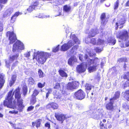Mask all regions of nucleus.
Listing matches in <instances>:
<instances>
[{
    "mask_svg": "<svg viewBox=\"0 0 129 129\" xmlns=\"http://www.w3.org/2000/svg\"><path fill=\"white\" fill-rule=\"evenodd\" d=\"M122 107L126 110H127L129 109V104L124 103L123 104Z\"/></svg>",
    "mask_w": 129,
    "mask_h": 129,
    "instance_id": "e433bc0d",
    "label": "nucleus"
},
{
    "mask_svg": "<svg viewBox=\"0 0 129 129\" xmlns=\"http://www.w3.org/2000/svg\"><path fill=\"white\" fill-rule=\"evenodd\" d=\"M78 82L73 81L72 82H69L67 85V89L72 90L76 89L79 86Z\"/></svg>",
    "mask_w": 129,
    "mask_h": 129,
    "instance_id": "0eeeda50",
    "label": "nucleus"
},
{
    "mask_svg": "<svg viewBox=\"0 0 129 129\" xmlns=\"http://www.w3.org/2000/svg\"><path fill=\"white\" fill-rule=\"evenodd\" d=\"M39 90L35 89L33 92V96H34V97H35L39 93Z\"/></svg>",
    "mask_w": 129,
    "mask_h": 129,
    "instance_id": "473e14b6",
    "label": "nucleus"
},
{
    "mask_svg": "<svg viewBox=\"0 0 129 129\" xmlns=\"http://www.w3.org/2000/svg\"><path fill=\"white\" fill-rule=\"evenodd\" d=\"M84 58L85 59V63L87 66L92 65L88 68V71L89 72L95 71L98 69L100 63V59L97 57L93 58H88L87 55H86Z\"/></svg>",
    "mask_w": 129,
    "mask_h": 129,
    "instance_id": "f03ea898",
    "label": "nucleus"
},
{
    "mask_svg": "<svg viewBox=\"0 0 129 129\" xmlns=\"http://www.w3.org/2000/svg\"><path fill=\"white\" fill-rule=\"evenodd\" d=\"M94 50L96 52H101L102 50V48H100L99 47L96 48Z\"/></svg>",
    "mask_w": 129,
    "mask_h": 129,
    "instance_id": "09e8293b",
    "label": "nucleus"
},
{
    "mask_svg": "<svg viewBox=\"0 0 129 129\" xmlns=\"http://www.w3.org/2000/svg\"><path fill=\"white\" fill-rule=\"evenodd\" d=\"M50 56L49 53L38 51L37 52L36 58L39 63L43 64L46 61Z\"/></svg>",
    "mask_w": 129,
    "mask_h": 129,
    "instance_id": "20e7f679",
    "label": "nucleus"
},
{
    "mask_svg": "<svg viewBox=\"0 0 129 129\" xmlns=\"http://www.w3.org/2000/svg\"><path fill=\"white\" fill-rule=\"evenodd\" d=\"M47 90L48 92L47 93L50 94V93L52 91V89L51 88H49Z\"/></svg>",
    "mask_w": 129,
    "mask_h": 129,
    "instance_id": "bf43d9fd",
    "label": "nucleus"
},
{
    "mask_svg": "<svg viewBox=\"0 0 129 129\" xmlns=\"http://www.w3.org/2000/svg\"><path fill=\"white\" fill-rule=\"evenodd\" d=\"M125 19L124 18L120 19H118V22L116 23V29H117L118 28V26L121 25L123 24L125 22Z\"/></svg>",
    "mask_w": 129,
    "mask_h": 129,
    "instance_id": "f3484780",
    "label": "nucleus"
},
{
    "mask_svg": "<svg viewBox=\"0 0 129 129\" xmlns=\"http://www.w3.org/2000/svg\"><path fill=\"white\" fill-rule=\"evenodd\" d=\"M13 91V90L9 92L7 98L4 101V105L8 107L14 109V110L9 111L10 113L17 114L18 111H22L23 107V100L21 98V94L19 88L13 92L11 96Z\"/></svg>",
    "mask_w": 129,
    "mask_h": 129,
    "instance_id": "f257e3e1",
    "label": "nucleus"
},
{
    "mask_svg": "<svg viewBox=\"0 0 129 129\" xmlns=\"http://www.w3.org/2000/svg\"><path fill=\"white\" fill-rule=\"evenodd\" d=\"M47 108H52V106H51V103L48 104L47 106Z\"/></svg>",
    "mask_w": 129,
    "mask_h": 129,
    "instance_id": "4d7b16f0",
    "label": "nucleus"
},
{
    "mask_svg": "<svg viewBox=\"0 0 129 129\" xmlns=\"http://www.w3.org/2000/svg\"><path fill=\"white\" fill-rule=\"evenodd\" d=\"M104 43V41L100 39H99L98 40L97 44L98 45H101Z\"/></svg>",
    "mask_w": 129,
    "mask_h": 129,
    "instance_id": "49530a36",
    "label": "nucleus"
},
{
    "mask_svg": "<svg viewBox=\"0 0 129 129\" xmlns=\"http://www.w3.org/2000/svg\"><path fill=\"white\" fill-rule=\"evenodd\" d=\"M19 56L18 54H17L16 55L10 56L9 57V60H6V65L7 66L9 63H11L13 60H15L16 57H17Z\"/></svg>",
    "mask_w": 129,
    "mask_h": 129,
    "instance_id": "ddd939ff",
    "label": "nucleus"
},
{
    "mask_svg": "<svg viewBox=\"0 0 129 129\" xmlns=\"http://www.w3.org/2000/svg\"><path fill=\"white\" fill-rule=\"evenodd\" d=\"M38 74L40 77H42L44 76V75L43 72L40 70H39Z\"/></svg>",
    "mask_w": 129,
    "mask_h": 129,
    "instance_id": "58836bf2",
    "label": "nucleus"
},
{
    "mask_svg": "<svg viewBox=\"0 0 129 129\" xmlns=\"http://www.w3.org/2000/svg\"><path fill=\"white\" fill-rule=\"evenodd\" d=\"M16 75H13L12 77L11 80L10 81L9 85L10 86H11L14 83L16 79Z\"/></svg>",
    "mask_w": 129,
    "mask_h": 129,
    "instance_id": "393cba45",
    "label": "nucleus"
},
{
    "mask_svg": "<svg viewBox=\"0 0 129 129\" xmlns=\"http://www.w3.org/2000/svg\"><path fill=\"white\" fill-rule=\"evenodd\" d=\"M45 83L44 82L43 84H42L41 83H39L38 84V87L40 88H42L44 87L45 85Z\"/></svg>",
    "mask_w": 129,
    "mask_h": 129,
    "instance_id": "79ce46f5",
    "label": "nucleus"
},
{
    "mask_svg": "<svg viewBox=\"0 0 129 129\" xmlns=\"http://www.w3.org/2000/svg\"><path fill=\"white\" fill-rule=\"evenodd\" d=\"M109 43H111L112 45H114L116 42V40L113 38H108V39Z\"/></svg>",
    "mask_w": 129,
    "mask_h": 129,
    "instance_id": "c756f323",
    "label": "nucleus"
},
{
    "mask_svg": "<svg viewBox=\"0 0 129 129\" xmlns=\"http://www.w3.org/2000/svg\"><path fill=\"white\" fill-rule=\"evenodd\" d=\"M60 75L62 77H67V75L63 71L60 69L58 71Z\"/></svg>",
    "mask_w": 129,
    "mask_h": 129,
    "instance_id": "cd10ccee",
    "label": "nucleus"
},
{
    "mask_svg": "<svg viewBox=\"0 0 129 129\" xmlns=\"http://www.w3.org/2000/svg\"><path fill=\"white\" fill-rule=\"evenodd\" d=\"M111 127H112L111 125V124H109L108 126V128H111Z\"/></svg>",
    "mask_w": 129,
    "mask_h": 129,
    "instance_id": "338daca9",
    "label": "nucleus"
},
{
    "mask_svg": "<svg viewBox=\"0 0 129 129\" xmlns=\"http://www.w3.org/2000/svg\"><path fill=\"white\" fill-rule=\"evenodd\" d=\"M93 86L91 84L89 83H86L85 85V89L86 92H87L88 90L91 89V88Z\"/></svg>",
    "mask_w": 129,
    "mask_h": 129,
    "instance_id": "bb28decb",
    "label": "nucleus"
},
{
    "mask_svg": "<svg viewBox=\"0 0 129 129\" xmlns=\"http://www.w3.org/2000/svg\"><path fill=\"white\" fill-rule=\"evenodd\" d=\"M7 36H9L10 44H13L16 40V35L13 32H8L7 34Z\"/></svg>",
    "mask_w": 129,
    "mask_h": 129,
    "instance_id": "9d476101",
    "label": "nucleus"
},
{
    "mask_svg": "<svg viewBox=\"0 0 129 129\" xmlns=\"http://www.w3.org/2000/svg\"><path fill=\"white\" fill-rule=\"evenodd\" d=\"M125 45L126 47H128L129 46V42H126L125 44Z\"/></svg>",
    "mask_w": 129,
    "mask_h": 129,
    "instance_id": "680f3d73",
    "label": "nucleus"
},
{
    "mask_svg": "<svg viewBox=\"0 0 129 129\" xmlns=\"http://www.w3.org/2000/svg\"><path fill=\"white\" fill-rule=\"evenodd\" d=\"M3 30V22L2 21H0V32L2 31Z\"/></svg>",
    "mask_w": 129,
    "mask_h": 129,
    "instance_id": "c03bdc74",
    "label": "nucleus"
},
{
    "mask_svg": "<svg viewBox=\"0 0 129 129\" xmlns=\"http://www.w3.org/2000/svg\"><path fill=\"white\" fill-rule=\"evenodd\" d=\"M101 26L103 27L104 26L106 23L107 21L106 20L105 14V13H103L101 17Z\"/></svg>",
    "mask_w": 129,
    "mask_h": 129,
    "instance_id": "4468645a",
    "label": "nucleus"
},
{
    "mask_svg": "<svg viewBox=\"0 0 129 129\" xmlns=\"http://www.w3.org/2000/svg\"><path fill=\"white\" fill-rule=\"evenodd\" d=\"M41 119H39L36 121L35 122H33L32 123V125L34 126L36 124V126L37 128L40 126V122L41 121Z\"/></svg>",
    "mask_w": 129,
    "mask_h": 129,
    "instance_id": "5701e85b",
    "label": "nucleus"
},
{
    "mask_svg": "<svg viewBox=\"0 0 129 129\" xmlns=\"http://www.w3.org/2000/svg\"><path fill=\"white\" fill-rule=\"evenodd\" d=\"M7 0H0V3L4 4L6 3Z\"/></svg>",
    "mask_w": 129,
    "mask_h": 129,
    "instance_id": "5fc2aeb1",
    "label": "nucleus"
},
{
    "mask_svg": "<svg viewBox=\"0 0 129 129\" xmlns=\"http://www.w3.org/2000/svg\"><path fill=\"white\" fill-rule=\"evenodd\" d=\"M54 98L56 99L60 100L63 99H61V94L59 93L57 91H55L54 93Z\"/></svg>",
    "mask_w": 129,
    "mask_h": 129,
    "instance_id": "a211bd4d",
    "label": "nucleus"
},
{
    "mask_svg": "<svg viewBox=\"0 0 129 129\" xmlns=\"http://www.w3.org/2000/svg\"><path fill=\"white\" fill-rule=\"evenodd\" d=\"M22 13L19 12H16L11 18V22L13 23L15 21L16 18L19 15H21Z\"/></svg>",
    "mask_w": 129,
    "mask_h": 129,
    "instance_id": "aec40b11",
    "label": "nucleus"
},
{
    "mask_svg": "<svg viewBox=\"0 0 129 129\" xmlns=\"http://www.w3.org/2000/svg\"><path fill=\"white\" fill-rule=\"evenodd\" d=\"M13 11V9L12 8H9L4 13L3 15L4 17H6L8 15H9L12 13Z\"/></svg>",
    "mask_w": 129,
    "mask_h": 129,
    "instance_id": "6ab92c4d",
    "label": "nucleus"
},
{
    "mask_svg": "<svg viewBox=\"0 0 129 129\" xmlns=\"http://www.w3.org/2000/svg\"><path fill=\"white\" fill-rule=\"evenodd\" d=\"M60 87V85L59 83H56L54 88L55 89H59Z\"/></svg>",
    "mask_w": 129,
    "mask_h": 129,
    "instance_id": "de8ad7c7",
    "label": "nucleus"
},
{
    "mask_svg": "<svg viewBox=\"0 0 129 129\" xmlns=\"http://www.w3.org/2000/svg\"><path fill=\"white\" fill-rule=\"evenodd\" d=\"M119 5V1L117 0L115 3L114 6V9L115 10L117 9L118 8Z\"/></svg>",
    "mask_w": 129,
    "mask_h": 129,
    "instance_id": "a19ab883",
    "label": "nucleus"
},
{
    "mask_svg": "<svg viewBox=\"0 0 129 129\" xmlns=\"http://www.w3.org/2000/svg\"><path fill=\"white\" fill-rule=\"evenodd\" d=\"M129 77V73L128 72L126 73V74H125L124 76V79L127 78V79L128 77Z\"/></svg>",
    "mask_w": 129,
    "mask_h": 129,
    "instance_id": "864d4df0",
    "label": "nucleus"
},
{
    "mask_svg": "<svg viewBox=\"0 0 129 129\" xmlns=\"http://www.w3.org/2000/svg\"><path fill=\"white\" fill-rule=\"evenodd\" d=\"M70 10V8L69 6H65L64 7L63 10L66 12H68Z\"/></svg>",
    "mask_w": 129,
    "mask_h": 129,
    "instance_id": "72a5a7b5",
    "label": "nucleus"
},
{
    "mask_svg": "<svg viewBox=\"0 0 129 129\" xmlns=\"http://www.w3.org/2000/svg\"><path fill=\"white\" fill-rule=\"evenodd\" d=\"M120 95V92L119 91H117L115 92V94L113 97L110 99V101L114 100L116 99L119 98Z\"/></svg>",
    "mask_w": 129,
    "mask_h": 129,
    "instance_id": "a878e982",
    "label": "nucleus"
},
{
    "mask_svg": "<svg viewBox=\"0 0 129 129\" xmlns=\"http://www.w3.org/2000/svg\"><path fill=\"white\" fill-rule=\"evenodd\" d=\"M24 49L23 44L19 40H17L13 45V51L14 52H19L20 50Z\"/></svg>",
    "mask_w": 129,
    "mask_h": 129,
    "instance_id": "39448f33",
    "label": "nucleus"
},
{
    "mask_svg": "<svg viewBox=\"0 0 129 129\" xmlns=\"http://www.w3.org/2000/svg\"><path fill=\"white\" fill-rule=\"evenodd\" d=\"M110 101V102L107 104L106 106V108L108 110L112 111L114 109V107L113 105V103Z\"/></svg>",
    "mask_w": 129,
    "mask_h": 129,
    "instance_id": "dca6fc26",
    "label": "nucleus"
},
{
    "mask_svg": "<svg viewBox=\"0 0 129 129\" xmlns=\"http://www.w3.org/2000/svg\"><path fill=\"white\" fill-rule=\"evenodd\" d=\"M3 6L1 4H0V10L2 9Z\"/></svg>",
    "mask_w": 129,
    "mask_h": 129,
    "instance_id": "69168bd1",
    "label": "nucleus"
},
{
    "mask_svg": "<svg viewBox=\"0 0 129 129\" xmlns=\"http://www.w3.org/2000/svg\"><path fill=\"white\" fill-rule=\"evenodd\" d=\"M4 78V76L1 74H0V88H2L5 83V80Z\"/></svg>",
    "mask_w": 129,
    "mask_h": 129,
    "instance_id": "412c9836",
    "label": "nucleus"
},
{
    "mask_svg": "<svg viewBox=\"0 0 129 129\" xmlns=\"http://www.w3.org/2000/svg\"><path fill=\"white\" fill-rule=\"evenodd\" d=\"M55 116L57 120L62 121L61 123H62V121L65 119V116L63 114H59L56 113H55Z\"/></svg>",
    "mask_w": 129,
    "mask_h": 129,
    "instance_id": "f8f14e48",
    "label": "nucleus"
},
{
    "mask_svg": "<svg viewBox=\"0 0 129 129\" xmlns=\"http://www.w3.org/2000/svg\"><path fill=\"white\" fill-rule=\"evenodd\" d=\"M31 5L34 7V8L37 7L39 5V3L37 1H35Z\"/></svg>",
    "mask_w": 129,
    "mask_h": 129,
    "instance_id": "ea45409f",
    "label": "nucleus"
},
{
    "mask_svg": "<svg viewBox=\"0 0 129 129\" xmlns=\"http://www.w3.org/2000/svg\"><path fill=\"white\" fill-rule=\"evenodd\" d=\"M36 102V97H33L30 101V104L33 105L35 104Z\"/></svg>",
    "mask_w": 129,
    "mask_h": 129,
    "instance_id": "4c0bfd02",
    "label": "nucleus"
},
{
    "mask_svg": "<svg viewBox=\"0 0 129 129\" xmlns=\"http://www.w3.org/2000/svg\"><path fill=\"white\" fill-rule=\"evenodd\" d=\"M35 8L33 6L31 5L28 8L27 10L25 11L24 14H26L27 13V12L28 13L31 12Z\"/></svg>",
    "mask_w": 129,
    "mask_h": 129,
    "instance_id": "b1692460",
    "label": "nucleus"
},
{
    "mask_svg": "<svg viewBox=\"0 0 129 129\" xmlns=\"http://www.w3.org/2000/svg\"><path fill=\"white\" fill-rule=\"evenodd\" d=\"M129 86V80H127V81L125 82V84L124 85V87H126Z\"/></svg>",
    "mask_w": 129,
    "mask_h": 129,
    "instance_id": "3c124183",
    "label": "nucleus"
},
{
    "mask_svg": "<svg viewBox=\"0 0 129 129\" xmlns=\"http://www.w3.org/2000/svg\"><path fill=\"white\" fill-rule=\"evenodd\" d=\"M125 5L126 6H129V1L126 2L125 4Z\"/></svg>",
    "mask_w": 129,
    "mask_h": 129,
    "instance_id": "e2e57ef3",
    "label": "nucleus"
},
{
    "mask_svg": "<svg viewBox=\"0 0 129 129\" xmlns=\"http://www.w3.org/2000/svg\"><path fill=\"white\" fill-rule=\"evenodd\" d=\"M74 95L78 99L82 100L85 98V94L82 90L80 89L75 93Z\"/></svg>",
    "mask_w": 129,
    "mask_h": 129,
    "instance_id": "6e6552de",
    "label": "nucleus"
},
{
    "mask_svg": "<svg viewBox=\"0 0 129 129\" xmlns=\"http://www.w3.org/2000/svg\"><path fill=\"white\" fill-rule=\"evenodd\" d=\"M71 39L72 40L69 41L67 43L64 44L61 46V50L63 51H67L75 44H79L80 43V41L74 35L71 34Z\"/></svg>",
    "mask_w": 129,
    "mask_h": 129,
    "instance_id": "7ed1b4c3",
    "label": "nucleus"
},
{
    "mask_svg": "<svg viewBox=\"0 0 129 129\" xmlns=\"http://www.w3.org/2000/svg\"><path fill=\"white\" fill-rule=\"evenodd\" d=\"M102 122L104 123H105L106 122V120L105 119H104L103 120Z\"/></svg>",
    "mask_w": 129,
    "mask_h": 129,
    "instance_id": "774afa93",
    "label": "nucleus"
},
{
    "mask_svg": "<svg viewBox=\"0 0 129 129\" xmlns=\"http://www.w3.org/2000/svg\"><path fill=\"white\" fill-rule=\"evenodd\" d=\"M95 54V53L94 52H92V51H87L84 57V58L83 59V55L81 54H79V58L80 60L81 61H85L84 62L85 63V59L84 58L85 57L86 55H87V56L88 57V58H91V57L93 56V55H94Z\"/></svg>",
    "mask_w": 129,
    "mask_h": 129,
    "instance_id": "9b49d317",
    "label": "nucleus"
},
{
    "mask_svg": "<svg viewBox=\"0 0 129 129\" xmlns=\"http://www.w3.org/2000/svg\"><path fill=\"white\" fill-rule=\"evenodd\" d=\"M23 92V94L25 96L26 94L27 90V89L26 86L25 85H24L22 88Z\"/></svg>",
    "mask_w": 129,
    "mask_h": 129,
    "instance_id": "7c9ffc66",
    "label": "nucleus"
},
{
    "mask_svg": "<svg viewBox=\"0 0 129 129\" xmlns=\"http://www.w3.org/2000/svg\"><path fill=\"white\" fill-rule=\"evenodd\" d=\"M45 126L46 127H50V124L49 123H47L45 124Z\"/></svg>",
    "mask_w": 129,
    "mask_h": 129,
    "instance_id": "13d9d810",
    "label": "nucleus"
},
{
    "mask_svg": "<svg viewBox=\"0 0 129 129\" xmlns=\"http://www.w3.org/2000/svg\"><path fill=\"white\" fill-rule=\"evenodd\" d=\"M104 124L102 123V121H100V126L101 127V128H102L101 127H102L104 126Z\"/></svg>",
    "mask_w": 129,
    "mask_h": 129,
    "instance_id": "052dcab7",
    "label": "nucleus"
},
{
    "mask_svg": "<svg viewBox=\"0 0 129 129\" xmlns=\"http://www.w3.org/2000/svg\"><path fill=\"white\" fill-rule=\"evenodd\" d=\"M59 45H58L56 47L53 48V52H56L59 50Z\"/></svg>",
    "mask_w": 129,
    "mask_h": 129,
    "instance_id": "37998d69",
    "label": "nucleus"
},
{
    "mask_svg": "<svg viewBox=\"0 0 129 129\" xmlns=\"http://www.w3.org/2000/svg\"><path fill=\"white\" fill-rule=\"evenodd\" d=\"M52 108L54 109H57L58 108V105L56 103H51Z\"/></svg>",
    "mask_w": 129,
    "mask_h": 129,
    "instance_id": "2f4dec72",
    "label": "nucleus"
},
{
    "mask_svg": "<svg viewBox=\"0 0 129 129\" xmlns=\"http://www.w3.org/2000/svg\"><path fill=\"white\" fill-rule=\"evenodd\" d=\"M87 66V65L85 63H82L77 66L76 67L77 71L79 73L83 72L85 71Z\"/></svg>",
    "mask_w": 129,
    "mask_h": 129,
    "instance_id": "1a4fd4ad",
    "label": "nucleus"
},
{
    "mask_svg": "<svg viewBox=\"0 0 129 129\" xmlns=\"http://www.w3.org/2000/svg\"><path fill=\"white\" fill-rule=\"evenodd\" d=\"M98 30L96 29H92L90 31L89 35V36L91 37H93L98 33Z\"/></svg>",
    "mask_w": 129,
    "mask_h": 129,
    "instance_id": "4be33fe9",
    "label": "nucleus"
},
{
    "mask_svg": "<svg viewBox=\"0 0 129 129\" xmlns=\"http://www.w3.org/2000/svg\"><path fill=\"white\" fill-rule=\"evenodd\" d=\"M123 96L125 99L129 101V90L126 91L124 93Z\"/></svg>",
    "mask_w": 129,
    "mask_h": 129,
    "instance_id": "c85d7f7f",
    "label": "nucleus"
},
{
    "mask_svg": "<svg viewBox=\"0 0 129 129\" xmlns=\"http://www.w3.org/2000/svg\"><path fill=\"white\" fill-rule=\"evenodd\" d=\"M77 61V60L76 57L74 56H73L69 59L68 63L70 65L72 66L74 62H76Z\"/></svg>",
    "mask_w": 129,
    "mask_h": 129,
    "instance_id": "2eb2a0df",
    "label": "nucleus"
},
{
    "mask_svg": "<svg viewBox=\"0 0 129 129\" xmlns=\"http://www.w3.org/2000/svg\"><path fill=\"white\" fill-rule=\"evenodd\" d=\"M28 82L29 84L32 85L34 84L35 83V81L31 77H30L29 78Z\"/></svg>",
    "mask_w": 129,
    "mask_h": 129,
    "instance_id": "f704fd0d",
    "label": "nucleus"
},
{
    "mask_svg": "<svg viewBox=\"0 0 129 129\" xmlns=\"http://www.w3.org/2000/svg\"><path fill=\"white\" fill-rule=\"evenodd\" d=\"M91 39L89 37H87L85 38V42L86 43L88 44L89 43H90Z\"/></svg>",
    "mask_w": 129,
    "mask_h": 129,
    "instance_id": "a18cd8bd",
    "label": "nucleus"
},
{
    "mask_svg": "<svg viewBox=\"0 0 129 129\" xmlns=\"http://www.w3.org/2000/svg\"><path fill=\"white\" fill-rule=\"evenodd\" d=\"M124 58H121L119 59L118 60L120 62L121 61L122 62L124 60Z\"/></svg>",
    "mask_w": 129,
    "mask_h": 129,
    "instance_id": "0e129e2a",
    "label": "nucleus"
},
{
    "mask_svg": "<svg viewBox=\"0 0 129 129\" xmlns=\"http://www.w3.org/2000/svg\"><path fill=\"white\" fill-rule=\"evenodd\" d=\"M34 107L33 106H30L27 109L28 111H30L32 110L34 108Z\"/></svg>",
    "mask_w": 129,
    "mask_h": 129,
    "instance_id": "603ef678",
    "label": "nucleus"
},
{
    "mask_svg": "<svg viewBox=\"0 0 129 129\" xmlns=\"http://www.w3.org/2000/svg\"><path fill=\"white\" fill-rule=\"evenodd\" d=\"M90 43H91L93 44H96V43L95 39L93 38H91Z\"/></svg>",
    "mask_w": 129,
    "mask_h": 129,
    "instance_id": "8fccbe9b",
    "label": "nucleus"
},
{
    "mask_svg": "<svg viewBox=\"0 0 129 129\" xmlns=\"http://www.w3.org/2000/svg\"><path fill=\"white\" fill-rule=\"evenodd\" d=\"M30 55L29 52H27L24 54L25 56L26 57H29L30 56Z\"/></svg>",
    "mask_w": 129,
    "mask_h": 129,
    "instance_id": "6e6d98bb",
    "label": "nucleus"
},
{
    "mask_svg": "<svg viewBox=\"0 0 129 129\" xmlns=\"http://www.w3.org/2000/svg\"><path fill=\"white\" fill-rule=\"evenodd\" d=\"M116 37L117 38L120 39L125 40L128 38V36L127 31H124L118 32L116 34Z\"/></svg>",
    "mask_w": 129,
    "mask_h": 129,
    "instance_id": "423d86ee",
    "label": "nucleus"
},
{
    "mask_svg": "<svg viewBox=\"0 0 129 129\" xmlns=\"http://www.w3.org/2000/svg\"><path fill=\"white\" fill-rule=\"evenodd\" d=\"M78 47V46L77 45H75L74 46V47L72 48L71 51V53H73L74 52L77 50V48Z\"/></svg>",
    "mask_w": 129,
    "mask_h": 129,
    "instance_id": "c9c22d12",
    "label": "nucleus"
}]
</instances>
